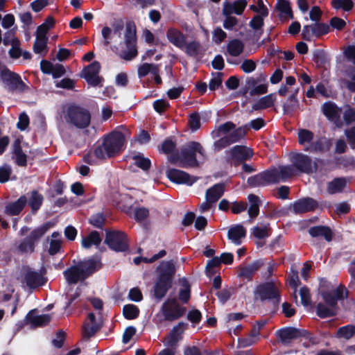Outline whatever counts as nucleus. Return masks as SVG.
<instances>
[{"label":"nucleus","mask_w":355,"mask_h":355,"mask_svg":"<svg viewBox=\"0 0 355 355\" xmlns=\"http://www.w3.org/2000/svg\"><path fill=\"white\" fill-rule=\"evenodd\" d=\"M173 260L162 261L155 269L156 279L153 287V297L160 301L171 288L176 273Z\"/></svg>","instance_id":"f257e3e1"},{"label":"nucleus","mask_w":355,"mask_h":355,"mask_svg":"<svg viewBox=\"0 0 355 355\" xmlns=\"http://www.w3.org/2000/svg\"><path fill=\"white\" fill-rule=\"evenodd\" d=\"M125 141L121 132L112 131L102 137V144L95 148L94 155L100 159L114 157L123 150Z\"/></svg>","instance_id":"f03ea898"},{"label":"nucleus","mask_w":355,"mask_h":355,"mask_svg":"<svg viewBox=\"0 0 355 355\" xmlns=\"http://www.w3.org/2000/svg\"><path fill=\"white\" fill-rule=\"evenodd\" d=\"M101 268L100 260L91 257L67 268L63 272V275L69 284H76L79 281H85Z\"/></svg>","instance_id":"7ed1b4c3"},{"label":"nucleus","mask_w":355,"mask_h":355,"mask_svg":"<svg viewBox=\"0 0 355 355\" xmlns=\"http://www.w3.org/2000/svg\"><path fill=\"white\" fill-rule=\"evenodd\" d=\"M314 133L307 129L298 130L297 141L300 145L304 146V150L314 154H322L328 152L331 147V141L325 137H317L314 140Z\"/></svg>","instance_id":"20e7f679"},{"label":"nucleus","mask_w":355,"mask_h":355,"mask_svg":"<svg viewBox=\"0 0 355 355\" xmlns=\"http://www.w3.org/2000/svg\"><path fill=\"white\" fill-rule=\"evenodd\" d=\"M65 119L69 124L79 129H84L91 123V114L85 107L71 104L67 107Z\"/></svg>","instance_id":"39448f33"},{"label":"nucleus","mask_w":355,"mask_h":355,"mask_svg":"<svg viewBox=\"0 0 355 355\" xmlns=\"http://www.w3.org/2000/svg\"><path fill=\"white\" fill-rule=\"evenodd\" d=\"M254 295L261 302H271L275 310L278 309L282 299L280 291L273 281L261 283L257 286Z\"/></svg>","instance_id":"423d86ee"},{"label":"nucleus","mask_w":355,"mask_h":355,"mask_svg":"<svg viewBox=\"0 0 355 355\" xmlns=\"http://www.w3.org/2000/svg\"><path fill=\"white\" fill-rule=\"evenodd\" d=\"M0 80L10 92L24 93L29 90V87L22 80L21 76L10 71L4 64H0Z\"/></svg>","instance_id":"0eeeda50"},{"label":"nucleus","mask_w":355,"mask_h":355,"mask_svg":"<svg viewBox=\"0 0 355 355\" xmlns=\"http://www.w3.org/2000/svg\"><path fill=\"white\" fill-rule=\"evenodd\" d=\"M53 226V223L47 221L32 230L19 244L17 248L21 253L33 252L37 243L46 232Z\"/></svg>","instance_id":"6e6552de"},{"label":"nucleus","mask_w":355,"mask_h":355,"mask_svg":"<svg viewBox=\"0 0 355 355\" xmlns=\"http://www.w3.org/2000/svg\"><path fill=\"white\" fill-rule=\"evenodd\" d=\"M124 42L127 50L120 53V58L128 61L132 60L138 55L137 49V31L134 21H128L125 24Z\"/></svg>","instance_id":"1a4fd4ad"},{"label":"nucleus","mask_w":355,"mask_h":355,"mask_svg":"<svg viewBox=\"0 0 355 355\" xmlns=\"http://www.w3.org/2000/svg\"><path fill=\"white\" fill-rule=\"evenodd\" d=\"M196 153H198L202 158H205V150L200 143L198 141H189L181 149V164L180 166H198V162L196 158Z\"/></svg>","instance_id":"9d476101"},{"label":"nucleus","mask_w":355,"mask_h":355,"mask_svg":"<svg viewBox=\"0 0 355 355\" xmlns=\"http://www.w3.org/2000/svg\"><path fill=\"white\" fill-rule=\"evenodd\" d=\"M105 243L115 252H126L129 250L127 234L119 230H107Z\"/></svg>","instance_id":"9b49d317"},{"label":"nucleus","mask_w":355,"mask_h":355,"mask_svg":"<svg viewBox=\"0 0 355 355\" xmlns=\"http://www.w3.org/2000/svg\"><path fill=\"white\" fill-rule=\"evenodd\" d=\"M161 311L164 320L173 322L182 317L187 309L180 305L175 298H168L162 304Z\"/></svg>","instance_id":"f8f14e48"},{"label":"nucleus","mask_w":355,"mask_h":355,"mask_svg":"<svg viewBox=\"0 0 355 355\" xmlns=\"http://www.w3.org/2000/svg\"><path fill=\"white\" fill-rule=\"evenodd\" d=\"M226 153L227 162L234 166H239L253 156V151L250 148L240 145L234 146Z\"/></svg>","instance_id":"ddd939ff"},{"label":"nucleus","mask_w":355,"mask_h":355,"mask_svg":"<svg viewBox=\"0 0 355 355\" xmlns=\"http://www.w3.org/2000/svg\"><path fill=\"white\" fill-rule=\"evenodd\" d=\"M101 68V64L98 61H93L83 69L80 76L84 78L87 83L92 87H102L104 78L99 76Z\"/></svg>","instance_id":"4468645a"},{"label":"nucleus","mask_w":355,"mask_h":355,"mask_svg":"<svg viewBox=\"0 0 355 355\" xmlns=\"http://www.w3.org/2000/svg\"><path fill=\"white\" fill-rule=\"evenodd\" d=\"M291 162L297 171L302 173L311 174L318 169V164L311 157L302 153H295L291 157Z\"/></svg>","instance_id":"2eb2a0df"},{"label":"nucleus","mask_w":355,"mask_h":355,"mask_svg":"<svg viewBox=\"0 0 355 355\" xmlns=\"http://www.w3.org/2000/svg\"><path fill=\"white\" fill-rule=\"evenodd\" d=\"M275 171L269 168L261 173L248 178L247 183L250 187H265L269 184H277Z\"/></svg>","instance_id":"dca6fc26"},{"label":"nucleus","mask_w":355,"mask_h":355,"mask_svg":"<svg viewBox=\"0 0 355 355\" xmlns=\"http://www.w3.org/2000/svg\"><path fill=\"white\" fill-rule=\"evenodd\" d=\"M276 336L280 343L283 345H288L294 339L307 336L308 331L293 327H286L277 331Z\"/></svg>","instance_id":"f3484780"},{"label":"nucleus","mask_w":355,"mask_h":355,"mask_svg":"<svg viewBox=\"0 0 355 355\" xmlns=\"http://www.w3.org/2000/svg\"><path fill=\"white\" fill-rule=\"evenodd\" d=\"M166 175L171 182L178 184L192 186L198 180V177L191 176L188 173L177 168L167 169Z\"/></svg>","instance_id":"a211bd4d"},{"label":"nucleus","mask_w":355,"mask_h":355,"mask_svg":"<svg viewBox=\"0 0 355 355\" xmlns=\"http://www.w3.org/2000/svg\"><path fill=\"white\" fill-rule=\"evenodd\" d=\"M318 202L311 197L300 198L295 201L292 205V211L295 214H302L307 212L314 211L318 209Z\"/></svg>","instance_id":"6ab92c4d"},{"label":"nucleus","mask_w":355,"mask_h":355,"mask_svg":"<svg viewBox=\"0 0 355 355\" xmlns=\"http://www.w3.org/2000/svg\"><path fill=\"white\" fill-rule=\"evenodd\" d=\"M322 110L328 120L334 122L338 126L342 125L340 120L342 110L335 103L332 101L325 102L322 105Z\"/></svg>","instance_id":"aec40b11"},{"label":"nucleus","mask_w":355,"mask_h":355,"mask_svg":"<svg viewBox=\"0 0 355 355\" xmlns=\"http://www.w3.org/2000/svg\"><path fill=\"white\" fill-rule=\"evenodd\" d=\"M187 325L188 324L184 322H180L178 324L174 326L169 333L165 345L168 347L175 348L178 343L182 340V334L187 327Z\"/></svg>","instance_id":"412c9836"},{"label":"nucleus","mask_w":355,"mask_h":355,"mask_svg":"<svg viewBox=\"0 0 355 355\" xmlns=\"http://www.w3.org/2000/svg\"><path fill=\"white\" fill-rule=\"evenodd\" d=\"M88 321L83 325V336L85 338H90L101 329V325L96 322L94 313H89L87 315Z\"/></svg>","instance_id":"4be33fe9"},{"label":"nucleus","mask_w":355,"mask_h":355,"mask_svg":"<svg viewBox=\"0 0 355 355\" xmlns=\"http://www.w3.org/2000/svg\"><path fill=\"white\" fill-rule=\"evenodd\" d=\"M168 40L177 48L183 49L186 44V35L180 30L175 28H169L166 31Z\"/></svg>","instance_id":"5701e85b"},{"label":"nucleus","mask_w":355,"mask_h":355,"mask_svg":"<svg viewBox=\"0 0 355 355\" xmlns=\"http://www.w3.org/2000/svg\"><path fill=\"white\" fill-rule=\"evenodd\" d=\"M27 203L25 195L21 196L17 200L8 203L5 206L4 213L8 216H18L24 209Z\"/></svg>","instance_id":"b1692460"},{"label":"nucleus","mask_w":355,"mask_h":355,"mask_svg":"<svg viewBox=\"0 0 355 355\" xmlns=\"http://www.w3.org/2000/svg\"><path fill=\"white\" fill-rule=\"evenodd\" d=\"M24 281L28 288H36L44 285L47 279L36 271L28 270L24 275Z\"/></svg>","instance_id":"393cba45"},{"label":"nucleus","mask_w":355,"mask_h":355,"mask_svg":"<svg viewBox=\"0 0 355 355\" xmlns=\"http://www.w3.org/2000/svg\"><path fill=\"white\" fill-rule=\"evenodd\" d=\"M225 191V184L224 182L215 184L206 191L205 199L208 202L215 203L223 196Z\"/></svg>","instance_id":"a878e982"},{"label":"nucleus","mask_w":355,"mask_h":355,"mask_svg":"<svg viewBox=\"0 0 355 355\" xmlns=\"http://www.w3.org/2000/svg\"><path fill=\"white\" fill-rule=\"evenodd\" d=\"M246 230L241 224L232 226L227 232V238L236 245H239L242 243V239L246 236Z\"/></svg>","instance_id":"bb28decb"},{"label":"nucleus","mask_w":355,"mask_h":355,"mask_svg":"<svg viewBox=\"0 0 355 355\" xmlns=\"http://www.w3.org/2000/svg\"><path fill=\"white\" fill-rule=\"evenodd\" d=\"M12 154L15 162L18 166L25 167L27 166V155L24 153L21 141L19 139H16L12 144Z\"/></svg>","instance_id":"cd10ccee"},{"label":"nucleus","mask_w":355,"mask_h":355,"mask_svg":"<svg viewBox=\"0 0 355 355\" xmlns=\"http://www.w3.org/2000/svg\"><path fill=\"white\" fill-rule=\"evenodd\" d=\"M308 232L311 237H323L328 242L331 241L333 238V232L329 226H313L309 229Z\"/></svg>","instance_id":"c85d7f7f"},{"label":"nucleus","mask_w":355,"mask_h":355,"mask_svg":"<svg viewBox=\"0 0 355 355\" xmlns=\"http://www.w3.org/2000/svg\"><path fill=\"white\" fill-rule=\"evenodd\" d=\"M270 169L275 171L277 180V183H279L280 181L285 182L295 175V168L293 164L281 165L278 168L272 166Z\"/></svg>","instance_id":"c756f323"},{"label":"nucleus","mask_w":355,"mask_h":355,"mask_svg":"<svg viewBox=\"0 0 355 355\" xmlns=\"http://www.w3.org/2000/svg\"><path fill=\"white\" fill-rule=\"evenodd\" d=\"M261 265L262 263L260 261H255L250 264L241 267L239 268V276L248 280H252L253 275L260 268Z\"/></svg>","instance_id":"7c9ffc66"},{"label":"nucleus","mask_w":355,"mask_h":355,"mask_svg":"<svg viewBox=\"0 0 355 355\" xmlns=\"http://www.w3.org/2000/svg\"><path fill=\"white\" fill-rule=\"evenodd\" d=\"M102 241L100 234L96 231H92L87 236L83 237L81 245L83 248L89 249L92 245L99 246Z\"/></svg>","instance_id":"2f4dec72"},{"label":"nucleus","mask_w":355,"mask_h":355,"mask_svg":"<svg viewBox=\"0 0 355 355\" xmlns=\"http://www.w3.org/2000/svg\"><path fill=\"white\" fill-rule=\"evenodd\" d=\"M347 185L345 178H336L332 181L328 182L327 191L329 194H336L343 191Z\"/></svg>","instance_id":"473e14b6"},{"label":"nucleus","mask_w":355,"mask_h":355,"mask_svg":"<svg viewBox=\"0 0 355 355\" xmlns=\"http://www.w3.org/2000/svg\"><path fill=\"white\" fill-rule=\"evenodd\" d=\"M44 200L43 196L38 192L37 190H33L31 192V196L29 197L27 202L31 209V212L35 214L40 209Z\"/></svg>","instance_id":"72a5a7b5"},{"label":"nucleus","mask_w":355,"mask_h":355,"mask_svg":"<svg viewBox=\"0 0 355 355\" xmlns=\"http://www.w3.org/2000/svg\"><path fill=\"white\" fill-rule=\"evenodd\" d=\"M248 200L250 204L248 210V215L252 219L255 218L259 214L261 200L257 196L253 193L248 195Z\"/></svg>","instance_id":"f704fd0d"},{"label":"nucleus","mask_w":355,"mask_h":355,"mask_svg":"<svg viewBox=\"0 0 355 355\" xmlns=\"http://www.w3.org/2000/svg\"><path fill=\"white\" fill-rule=\"evenodd\" d=\"M244 49L243 43L239 39L230 40L227 45V52L233 57L240 55Z\"/></svg>","instance_id":"c9c22d12"},{"label":"nucleus","mask_w":355,"mask_h":355,"mask_svg":"<svg viewBox=\"0 0 355 355\" xmlns=\"http://www.w3.org/2000/svg\"><path fill=\"white\" fill-rule=\"evenodd\" d=\"M276 98L274 94H268L261 98L257 103L252 105L254 110H259L271 107L274 105Z\"/></svg>","instance_id":"e433bc0d"},{"label":"nucleus","mask_w":355,"mask_h":355,"mask_svg":"<svg viewBox=\"0 0 355 355\" xmlns=\"http://www.w3.org/2000/svg\"><path fill=\"white\" fill-rule=\"evenodd\" d=\"M316 315L320 318H331L337 315V310L332 306L319 302L316 306Z\"/></svg>","instance_id":"4c0bfd02"},{"label":"nucleus","mask_w":355,"mask_h":355,"mask_svg":"<svg viewBox=\"0 0 355 355\" xmlns=\"http://www.w3.org/2000/svg\"><path fill=\"white\" fill-rule=\"evenodd\" d=\"M299 101L296 98V94H291L283 105V113L285 115H292L293 112L299 107Z\"/></svg>","instance_id":"58836bf2"},{"label":"nucleus","mask_w":355,"mask_h":355,"mask_svg":"<svg viewBox=\"0 0 355 355\" xmlns=\"http://www.w3.org/2000/svg\"><path fill=\"white\" fill-rule=\"evenodd\" d=\"M276 9L280 12L279 18L282 20L294 18L289 1L277 3Z\"/></svg>","instance_id":"ea45409f"},{"label":"nucleus","mask_w":355,"mask_h":355,"mask_svg":"<svg viewBox=\"0 0 355 355\" xmlns=\"http://www.w3.org/2000/svg\"><path fill=\"white\" fill-rule=\"evenodd\" d=\"M248 130V125H245L243 126L239 127L237 128H234L233 131L227 135L232 144H234L239 142L242 139H244L247 132Z\"/></svg>","instance_id":"a19ab883"},{"label":"nucleus","mask_w":355,"mask_h":355,"mask_svg":"<svg viewBox=\"0 0 355 355\" xmlns=\"http://www.w3.org/2000/svg\"><path fill=\"white\" fill-rule=\"evenodd\" d=\"M182 288L180 289L178 299L184 304H187L191 298V286L186 278L182 279Z\"/></svg>","instance_id":"79ce46f5"},{"label":"nucleus","mask_w":355,"mask_h":355,"mask_svg":"<svg viewBox=\"0 0 355 355\" xmlns=\"http://www.w3.org/2000/svg\"><path fill=\"white\" fill-rule=\"evenodd\" d=\"M135 161L134 164L144 171H147L151 166V161L150 159L144 157L141 153H138L132 157Z\"/></svg>","instance_id":"37998d69"},{"label":"nucleus","mask_w":355,"mask_h":355,"mask_svg":"<svg viewBox=\"0 0 355 355\" xmlns=\"http://www.w3.org/2000/svg\"><path fill=\"white\" fill-rule=\"evenodd\" d=\"M185 53L193 58L197 57L200 53L201 44L198 41L193 40L185 44Z\"/></svg>","instance_id":"c03bdc74"},{"label":"nucleus","mask_w":355,"mask_h":355,"mask_svg":"<svg viewBox=\"0 0 355 355\" xmlns=\"http://www.w3.org/2000/svg\"><path fill=\"white\" fill-rule=\"evenodd\" d=\"M123 315L127 320H134L139 316V309L136 305L126 304L123 307Z\"/></svg>","instance_id":"a18cd8bd"},{"label":"nucleus","mask_w":355,"mask_h":355,"mask_svg":"<svg viewBox=\"0 0 355 355\" xmlns=\"http://www.w3.org/2000/svg\"><path fill=\"white\" fill-rule=\"evenodd\" d=\"M159 65L157 64H149V63H144L139 66L137 69V74L139 78H142L146 76L149 73H156V68Z\"/></svg>","instance_id":"49530a36"},{"label":"nucleus","mask_w":355,"mask_h":355,"mask_svg":"<svg viewBox=\"0 0 355 355\" xmlns=\"http://www.w3.org/2000/svg\"><path fill=\"white\" fill-rule=\"evenodd\" d=\"M330 31L329 26L325 23H315L312 24V32L313 36L319 38L322 35H327Z\"/></svg>","instance_id":"de8ad7c7"},{"label":"nucleus","mask_w":355,"mask_h":355,"mask_svg":"<svg viewBox=\"0 0 355 355\" xmlns=\"http://www.w3.org/2000/svg\"><path fill=\"white\" fill-rule=\"evenodd\" d=\"M215 352L210 349L201 350L198 347L187 346L184 349V355H214Z\"/></svg>","instance_id":"09e8293b"},{"label":"nucleus","mask_w":355,"mask_h":355,"mask_svg":"<svg viewBox=\"0 0 355 355\" xmlns=\"http://www.w3.org/2000/svg\"><path fill=\"white\" fill-rule=\"evenodd\" d=\"M354 335L355 326L352 324H347L343 327H340L337 330V336L339 338H343L349 340Z\"/></svg>","instance_id":"8fccbe9b"},{"label":"nucleus","mask_w":355,"mask_h":355,"mask_svg":"<svg viewBox=\"0 0 355 355\" xmlns=\"http://www.w3.org/2000/svg\"><path fill=\"white\" fill-rule=\"evenodd\" d=\"M221 264V259H219L218 257H214L212 259L207 261L205 272L207 277H211L214 275L216 271L214 270L215 268L220 266Z\"/></svg>","instance_id":"3c124183"},{"label":"nucleus","mask_w":355,"mask_h":355,"mask_svg":"<svg viewBox=\"0 0 355 355\" xmlns=\"http://www.w3.org/2000/svg\"><path fill=\"white\" fill-rule=\"evenodd\" d=\"M105 220V216L101 212L92 215L89 219V223L96 228L103 229Z\"/></svg>","instance_id":"603ef678"},{"label":"nucleus","mask_w":355,"mask_h":355,"mask_svg":"<svg viewBox=\"0 0 355 355\" xmlns=\"http://www.w3.org/2000/svg\"><path fill=\"white\" fill-rule=\"evenodd\" d=\"M321 296L327 305L337 310L338 300L331 291H322Z\"/></svg>","instance_id":"864d4df0"},{"label":"nucleus","mask_w":355,"mask_h":355,"mask_svg":"<svg viewBox=\"0 0 355 355\" xmlns=\"http://www.w3.org/2000/svg\"><path fill=\"white\" fill-rule=\"evenodd\" d=\"M313 60L318 67H324L327 62V56L324 50L315 49L313 55Z\"/></svg>","instance_id":"5fc2aeb1"},{"label":"nucleus","mask_w":355,"mask_h":355,"mask_svg":"<svg viewBox=\"0 0 355 355\" xmlns=\"http://www.w3.org/2000/svg\"><path fill=\"white\" fill-rule=\"evenodd\" d=\"M268 225L269 224L264 225L263 227L255 226L252 230V234L255 238L258 239H262L268 237L270 236L268 232L269 230Z\"/></svg>","instance_id":"6e6d98bb"},{"label":"nucleus","mask_w":355,"mask_h":355,"mask_svg":"<svg viewBox=\"0 0 355 355\" xmlns=\"http://www.w3.org/2000/svg\"><path fill=\"white\" fill-rule=\"evenodd\" d=\"M48 39H41L36 37L33 44V51L35 53H42L43 51H47Z\"/></svg>","instance_id":"4d7b16f0"},{"label":"nucleus","mask_w":355,"mask_h":355,"mask_svg":"<svg viewBox=\"0 0 355 355\" xmlns=\"http://www.w3.org/2000/svg\"><path fill=\"white\" fill-rule=\"evenodd\" d=\"M153 106L154 110L162 115L170 107V104L164 99H157L153 102Z\"/></svg>","instance_id":"13d9d810"},{"label":"nucleus","mask_w":355,"mask_h":355,"mask_svg":"<svg viewBox=\"0 0 355 355\" xmlns=\"http://www.w3.org/2000/svg\"><path fill=\"white\" fill-rule=\"evenodd\" d=\"M12 168L9 164H5L0 167V183L7 182L12 174Z\"/></svg>","instance_id":"bf43d9fd"},{"label":"nucleus","mask_w":355,"mask_h":355,"mask_svg":"<svg viewBox=\"0 0 355 355\" xmlns=\"http://www.w3.org/2000/svg\"><path fill=\"white\" fill-rule=\"evenodd\" d=\"M189 125L192 131H196L200 128V116L198 112L189 115Z\"/></svg>","instance_id":"052dcab7"},{"label":"nucleus","mask_w":355,"mask_h":355,"mask_svg":"<svg viewBox=\"0 0 355 355\" xmlns=\"http://www.w3.org/2000/svg\"><path fill=\"white\" fill-rule=\"evenodd\" d=\"M62 241L60 239H51L49 243L48 252L51 256L57 254L61 251Z\"/></svg>","instance_id":"680f3d73"},{"label":"nucleus","mask_w":355,"mask_h":355,"mask_svg":"<svg viewBox=\"0 0 355 355\" xmlns=\"http://www.w3.org/2000/svg\"><path fill=\"white\" fill-rule=\"evenodd\" d=\"M300 295L301 297V302L304 306H308L311 304V295L309 289L307 286H304L300 290Z\"/></svg>","instance_id":"e2e57ef3"},{"label":"nucleus","mask_w":355,"mask_h":355,"mask_svg":"<svg viewBox=\"0 0 355 355\" xmlns=\"http://www.w3.org/2000/svg\"><path fill=\"white\" fill-rule=\"evenodd\" d=\"M149 216V210L146 207L136 208L134 211L135 219L137 222H142Z\"/></svg>","instance_id":"0e129e2a"},{"label":"nucleus","mask_w":355,"mask_h":355,"mask_svg":"<svg viewBox=\"0 0 355 355\" xmlns=\"http://www.w3.org/2000/svg\"><path fill=\"white\" fill-rule=\"evenodd\" d=\"M187 318L193 324H199L202 320V313L198 309H192L187 313Z\"/></svg>","instance_id":"69168bd1"},{"label":"nucleus","mask_w":355,"mask_h":355,"mask_svg":"<svg viewBox=\"0 0 355 355\" xmlns=\"http://www.w3.org/2000/svg\"><path fill=\"white\" fill-rule=\"evenodd\" d=\"M175 147L176 144L171 139L167 138L162 144V151L166 155H169L175 150Z\"/></svg>","instance_id":"338daca9"},{"label":"nucleus","mask_w":355,"mask_h":355,"mask_svg":"<svg viewBox=\"0 0 355 355\" xmlns=\"http://www.w3.org/2000/svg\"><path fill=\"white\" fill-rule=\"evenodd\" d=\"M345 135L352 149H355V126H352L345 130Z\"/></svg>","instance_id":"774afa93"}]
</instances>
